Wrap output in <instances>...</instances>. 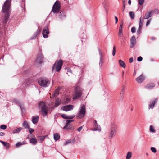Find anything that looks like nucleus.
<instances>
[{"mask_svg":"<svg viewBox=\"0 0 159 159\" xmlns=\"http://www.w3.org/2000/svg\"><path fill=\"white\" fill-rule=\"evenodd\" d=\"M151 20V19H150L147 21L146 24V26H147L150 23Z\"/></svg>","mask_w":159,"mask_h":159,"instance_id":"54","label":"nucleus"},{"mask_svg":"<svg viewBox=\"0 0 159 159\" xmlns=\"http://www.w3.org/2000/svg\"><path fill=\"white\" fill-rule=\"evenodd\" d=\"M66 100H67V102H66L68 103L69 102L70 100V99L69 98H67L66 99Z\"/></svg>","mask_w":159,"mask_h":159,"instance_id":"62","label":"nucleus"},{"mask_svg":"<svg viewBox=\"0 0 159 159\" xmlns=\"http://www.w3.org/2000/svg\"><path fill=\"white\" fill-rule=\"evenodd\" d=\"M39 31L38 30L36 31L34 34L33 36L31 37V39H33L35 38L37 36V35L39 34Z\"/></svg>","mask_w":159,"mask_h":159,"instance_id":"34","label":"nucleus"},{"mask_svg":"<svg viewBox=\"0 0 159 159\" xmlns=\"http://www.w3.org/2000/svg\"><path fill=\"white\" fill-rule=\"evenodd\" d=\"M31 81H32L30 80H27L25 81V83L27 84V85H29L31 84Z\"/></svg>","mask_w":159,"mask_h":159,"instance_id":"38","label":"nucleus"},{"mask_svg":"<svg viewBox=\"0 0 159 159\" xmlns=\"http://www.w3.org/2000/svg\"><path fill=\"white\" fill-rule=\"evenodd\" d=\"M74 66V68L77 69V68H78V69H79L80 70H81L84 68V66L83 65H82L81 66L75 65Z\"/></svg>","mask_w":159,"mask_h":159,"instance_id":"31","label":"nucleus"},{"mask_svg":"<svg viewBox=\"0 0 159 159\" xmlns=\"http://www.w3.org/2000/svg\"><path fill=\"white\" fill-rule=\"evenodd\" d=\"M39 108L41 109V112L43 116L47 115V107L45 102H41L39 103Z\"/></svg>","mask_w":159,"mask_h":159,"instance_id":"4","label":"nucleus"},{"mask_svg":"<svg viewBox=\"0 0 159 159\" xmlns=\"http://www.w3.org/2000/svg\"><path fill=\"white\" fill-rule=\"evenodd\" d=\"M103 5L104 8L106 10H107V7L108 6L109 4L106 1H104L103 3Z\"/></svg>","mask_w":159,"mask_h":159,"instance_id":"32","label":"nucleus"},{"mask_svg":"<svg viewBox=\"0 0 159 159\" xmlns=\"http://www.w3.org/2000/svg\"><path fill=\"white\" fill-rule=\"evenodd\" d=\"M2 25L0 24V37H1L2 34Z\"/></svg>","mask_w":159,"mask_h":159,"instance_id":"43","label":"nucleus"},{"mask_svg":"<svg viewBox=\"0 0 159 159\" xmlns=\"http://www.w3.org/2000/svg\"><path fill=\"white\" fill-rule=\"evenodd\" d=\"M153 11H150L147 12L145 15L144 18L148 19L150 17L152 16V15Z\"/></svg>","mask_w":159,"mask_h":159,"instance_id":"16","label":"nucleus"},{"mask_svg":"<svg viewBox=\"0 0 159 159\" xmlns=\"http://www.w3.org/2000/svg\"><path fill=\"white\" fill-rule=\"evenodd\" d=\"M131 31L132 33H134L136 31V28L135 27H133L131 28Z\"/></svg>","mask_w":159,"mask_h":159,"instance_id":"52","label":"nucleus"},{"mask_svg":"<svg viewBox=\"0 0 159 159\" xmlns=\"http://www.w3.org/2000/svg\"><path fill=\"white\" fill-rule=\"evenodd\" d=\"M44 139L45 137L44 136H39V140L40 142H42L44 140Z\"/></svg>","mask_w":159,"mask_h":159,"instance_id":"36","label":"nucleus"},{"mask_svg":"<svg viewBox=\"0 0 159 159\" xmlns=\"http://www.w3.org/2000/svg\"><path fill=\"white\" fill-rule=\"evenodd\" d=\"M61 103V100L60 99L57 98L55 101V105L53 107V109H54V107H56L59 106Z\"/></svg>","mask_w":159,"mask_h":159,"instance_id":"21","label":"nucleus"},{"mask_svg":"<svg viewBox=\"0 0 159 159\" xmlns=\"http://www.w3.org/2000/svg\"><path fill=\"white\" fill-rule=\"evenodd\" d=\"M38 84L41 86L47 87L49 85L50 82L46 78H40L38 80Z\"/></svg>","mask_w":159,"mask_h":159,"instance_id":"5","label":"nucleus"},{"mask_svg":"<svg viewBox=\"0 0 159 159\" xmlns=\"http://www.w3.org/2000/svg\"><path fill=\"white\" fill-rule=\"evenodd\" d=\"M144 75L143 74H141L139 76L137 77L135 80L138 83L140 84L144 81Z\"/></svg>","mask_w":159,"mask_h":159,"instance_id":"13","label":"nucleus"},{"mask_svg":"<svg viewBox=\"0 0 159 159\" xmlns=\"http://www.w3.org/2000/svg\"><path fill=\"white\" fill-rule=\"evenodd\" d=\"M94 130L98 131H101V128L99 125L97 123V121L96 120L94 121Z\"/></svg>","mask_w":159,"mask_h":159,"instance_id":"15","label":"nucleus"},{"mask_svg":"<svg viewBox=\"0 0 159 159\" xmlns=\"http://www.w3.org/2000/svg\"><path fill=\"white\" fill-rule=\"evenodd\" d=\"M49 33V30L47 26L45 27L43 30L42 32L43 36L44 38H47L48 37Z\"/></svg>","mask_w":159,"mask_h":159,"instance_id":"10","label":"nucleus"},{"mask_svg":"<svg viewBox=\"0 0 159 159\" xmlns=\"http://www.w3.org/2000/svg\"><path fill=\"white\" fill-rule=\"evenodd\" d=\"M154 13L156 14H159V10L157 9H155L153 11Z\"/></svg>","mask_w":159,"mask_h":159,"instance_id":"51","label":"nucleus"},{"mask_svg":"<svg viewBox=\"0 0 159 159\" xmlns=\"http://www.w3.org/2000/svg\"><path fill=\"white\" fill-rule=\"evenodd\" d=\"M61 116L64 119H68V115L64 114H62Z\"/></svg>","mask_w":159,"mask_h":159,"instance_id":"45","label":"nucleus"},{"mask_svg":"<svg viewBox=\"0 0 159 159\" xmlns=\"http://www.w3.org/2000/svg\"><path fill=\"white\" fill-rule=\"evenodd\" d=\"M83 89L79 86H77L75 88L73 94V99L75 100L81 97L82 94Z\"/></svg>","mask_w":159,"mask_h":159,"instance_id":"3","label":"nucleus"},{"mask_svg":"<svg viewBox=\"0 0 159 159\" xmlns=\"http://www.w3.org/2000/svg\"><path fill=\"white\" fill-rule=\"evenodd\" d=\"M23 128L22 127H19L17 129H14L12 131L13 134H16L20 132L22 129Z\"/></svg>","mask_w":159,"mask_h":159,"instance_id":"22","label":"nucleus"},{"mask_svg":"<svg viewBox=\"0 0 159 159\" xmlns=\"http://www.w3.org/2000/svg\"><path fill=\"white\" fill-rule=\"evenodd\" d=\"M73 106L71 105H68L62 107V109L66 111H69L73 109Z\"/></svg>","mask_w":159,"mask_h":159,"instance_id":"9","label":"nucleus"},{"mask_svg":"<svg viewBox=\"0 0 159 159\" xmlns=\"http://www.w3.org/2000/svg\"><path fill=\"white\" fill-rule=\"evenodd\" d=\"M117 133L116 130L110 129L108 138L109 139H111L114 137L116 134Z\"/></svg>","mask_w":159,"mask_h":159,"instance_id":"11","label":"nucleus"},{"mask_svg":"<svg viewBox=\"0 0 159 159\" xmlns=\"http://www.w3.org/2000/svg\"><path fill=\"white\" fill-rule=\"evenodd\" d=\"M54 139L55 140H58L60 138V136L59 134L58 133H55L54 134Z\"/></svg>","mask_w":159,"mask_h":159,"instance_id":"29","label":"nucleus"},{"mask_svg":"<svg viewBox=\"0 0 159 159\" xmlns=\"http://www.w3.org/2000/svg\"><path fill=\"white\" fill-rule=\"evenodd\" d=\"M136 43L135 37L132 36L130 39V47L131 48H133L135 45Z\"/></svg>","mask_w":159,"mask_h":159,"instance_id":"14","label":"nucleus"},{"mask_svg":"<svg viewBox=\"0 0 159 159\" xmlns=\"http://www.w3.org/2000/svg\"><path fill=\"white\" fill-rule=\"evenodd\" d=\"M98 49L100 56V61L99 64L100 66H101L102 65L103 61V55L102 51L99 48H98Z\"/></svg>","mask_w":159,"mask_h":159,"instance_id":"8","label":"nucleus"},{"mask_svg":"<svg viewBox=\"0 0 159 159\" xmlns=\"http://www.w3.org/2000/svg\"><path fill=\"white\" fill-rule=\"evenodd\" d=\"M62 61L61 60H59L58 61L56 62L52 68L53 71L54 68H56V70L57 72H59L61 70L62 66Z\"/></svg>","mask_w":159,"mask_h":159,"instance_id":"7","label":"nucleus"},{"mask_svg":"<svg viewBox=\"0 0 159 159\" xmlns=\"http://www.w3.org/2000/svg\"><path fill=\"white\" fill-rule=\"evenodd\" d=\"M60 8V3L59 1H57L53 5L52 11L54 13H58Z\"/></svg>","mask_w":159,"mask_h":159,"instance_id":"6","label":"nucleus"},{"mask_svg":"<svg viewBox=\"0 0 159 159\" xmlns=\"http://www.w3.org/2000/svg\"><path fill=\"white\" fill-rule=\"evenodd\" d=\"M129 62L130 63H132L133 61V59L132 57L130 58L129 59Z\"/></svg>","mask_w":159,"mask_h":159,"instance_id":"59","label":"nucleus"},{"mask_svg":"<svg viewBox=\"0 0 159 159\" xmlns=\"http://www.w3.org/2000/svg\"><path fill=\"white\" fill-rule=\"evenodd\" d=\"M142 29V27H139L138 30H137V33L138 34H140L141 32V30Z\"/></svg>","mask_w":159,"mask_h":159,"instance_id":"39","label":"nucleus"},{"mask_svg":"<svg viewBox=\"0 0 159 159\" xmlns=\"http://www.w3.org/2000/svg\"><path fill=\"white\" fill-rule=\"evenodd\" d=\"M75 115H70V116H68V119H72L74 117H75Z\"/></svg>","mask_w":159,"mask_h":159,"instance_id":"50","label":"nucleus"},{"mask_svg":"<svg viewBox=\"0 0 159 159\" xmlns=\"http://www.w3.org/2000/svg\"><path fill=\"white\" fill-rule=\"evenodd\" d=\"M119 62L120 66L123 68L125 67L126 65L124 62L121 60H119Z\"/></svg>","mask_w":159,"mask_h":159,"instance_id":"25","label":"nucleus"},{"mask_svg":"<svg viewBox=\"0 0 159 159\" xmlns=\"http://www.w3.org/2000/svg\"><path fill=\"white\" fill-rule=\"evenodd\" d=\"M5 135V133L2 132H1L0 133V136H4Z\"/></svg>","mask_w":159,"mask_h":159,"instance_id":"61","label":"nucleus"},{"mask_svg":"<svg viewBox=\"0 0 159 159\" xmlns=\"http://www.w3.org/2000/svg\"><path fill=\"white\" fill-rule=\"evenodd\" d=\"M26 143V142L25 141H23L22 143L21 142H19L16 144V148H18L20 146L25 144Z\"/></svg>","mask_w":159,"mask_h":159,"instance_id":"26","label":"nucleus"},{"mask_svg":"<svg viewBox=\"0 0 159 159\" xmlns=\"http://www.w3.org/2000/svg\"><path fill=\"white\" fill-rule=\"evenodd\" d=\"M58 94L59 93L58 90H56L54 92L53 94V96L54 97H56Z\"/></svg>","mask_w":159,"mask_h":159,"instance_id":"41","label":"nucleus"},{"mask_svg":"<svg viewBox=\"0 0 159 159\" xmlns=\"http://www.w3.org/2000/svg\"><path fill=\"white\" fill-rule=\"evenodd\" d=\"M151 150L153 152L156 153L157 152L156 149L155 148L153 147H152L151 148Z\"/></svg>","mask_w":159,"mask_h":159,"instance_id":"47","label":"nucleus"},{"mask_svg":"<svg viewBox=\"0 0 159 159\" xmlns=\"http://www.w3.org/2000/svg\"><path fill=\"white\" fill-rule=\"evenodd\" d=\"M125 92V88L124 86H123L122 87V88L121 89L120 93V97L121 98V99H123L124 95V93Z\"/></svg>","mask_w":159,"mask_h":159,"instance_id":"24","label":"nucleus"},{"mask_svg":"<svg viewBox=\"0 0 159 159\" xmlns=\"http://www.w3.org/2000/svg\"><path fill=\"white\" fill-rule=\"evenodd\" d=\"M86 113V106L84 104H81L79 109L77 117L79 119L83 118Z\"/></svg>","mask_w":159,"mask_h":159,"instance_id":"2","label":"nucleus"},{"mask_svg":"<svg viewBox=\"0 0 159 159\" xmlns=\"http://www.w3.org/2000/svg\"><path fill=\"white\" fill-rule=\"evenodd\" d=\"M144 21L143 18L142 16L140 18V21L139 24V27H142L143 23Z\"/></svg>","mask_w":159,"mask_h":159,"instance_id":"27","label":"nucleus"},{"mask_svg":"<svg viewBox=\"0 0 159 159\" xmlns=\"http://www.w3.org/2000/svg\"><path fill=\"white\" fill-rule=\"evenodd\" d=\"M132 156V153L131 152H128L127 154L126 159H130Z\"/></svg>","mask_w":159,"mask_h":159,"instance_id":"35","label":"nucleus"},{"mask_svg":"<svg viewBox=\"0 0 159 159\" xmlns=\"http://www.w3.org/2000/svg\"><path fill=\"white\" fill-rule=\"evenodd\" d=\"M82 126H80V127H79L78 129H77V130L79 131V132H80V131L82 129Z\"/></svg>","mask_w":159,"mask_h":159,"instance_id":"58","label":"nucleus"},{"mask_svg":"<svg viewBox=\"0 0 159 159\" xmlns=\"http://www.w3.org/2000/svg\"><path fill=\"white\" fill-rule=\"evenodd\" d=\"M117 125L115 122H112L110 126V129L117 130Z\"/></svg>","mask_w":159,"mask_h":159,"instance_id":"17","label":"nucleus"},{"mask_svg":"<svg viewBox=\"0 0 159 159\" xmlns=\"http://www.w3.org/2000/svg\"><path fill=\"white\" fill-rule=\"evenodd\" d=\"M115 20H116L115 23L116 24L118 22V19L117 17L116 16H115Z\"/></svg>","mask_w":159,"mask_h":159,"instance_id":"60","label":"nucleus"},{"mask_svg":"<svg viewBox=\"0 0 159 159\" xmlns=\"http://www.w3.org/2000/svg\"><path fill=\"white\" fill-rule=\"evenodd\" d=\"M115 53H116V47L115 46H114L113 48V50H112V55L113 56H114L115 55Z\"/></svg>","mask_w":159,"mask_h":159,"instance_id":"46","label":"nucleus"},{"mask_svg":"<svg viewBox=\"0 0 159 159\" xmlns=\"http://www.w3.org/2000/svg\"><path fill=\"white\" fill-rule=\"evenodd\" d=\"M30 141V143L33 144H35L37 143L36 139L34 138L31 139Z\"/></svg>","mask_w":159,"mask_h":159,"instance_id":"33","label":"nucleus"},{"mask_svg":"<svg viewBox=\"0 0 159 159\" xmlns=\"http://www.w3.org/2000/svg\"><path fill=\"white\" fill-rule=\"evenodd\" d=\"M11 0H6L3 5L2 11L5 13L4 23H6L8 20L10 16V9Z\"/></svg>","mask_w":159,"mask_h":159,"instance_id":"1","label":"nucleus"},{"mask_svg":"<svg viewBox=\"0 0 159 159\" xmlns=\"http://www.w3.org/2000/svg\"><path fill=\"white\" fill-rule=\"evenodd\" d=\"M122 25L123 24L120 25V26L119 31H122Z\"/></svg>","mask_w":159,"mask_h":159,"instance_id":"55","label":"nucleus"},{"mask_svg":"<svg viewBox=\"0 0 159 159\" xmlns=\"http://www.w3.org/2000/svg\"><path fill=\"white\" fill-rule=\"evenodd\" d=\"M0 142L4 146H5L6 145V142L2 141H0Z\"/></svg>","mask_w":159,"mask_h":159,"instance_id":"56","label":"nucleus"},{"mask_svg":"<svg viewBox=\"0 0 159 159\" xmlns=\"http://www.w3.org/2000/svg\"><path fill=\"white\" fill-rule=\"evenodd\" d=\"M143 58L142 57L140 56L138 57L137 60L139 61H141L142 60Z\"/></svg>","mask_w":159,"mask_h":159,"instance_id":"53","label":"nucleus"},{"mask_svg":"<svg viewBox=\"0 0 159 159\" xmlns=\"http://www.w3.org/2000/svg\"><path fill=\"white\" fill-rule=\"evenodd\" d=\"M128 3L129 5H130L131 4V0H129Z\"/></svg>","mask_w":159,"mask_h":159,"instance_id":"63","label":"nucleus"},{"mask_svg":"<svg viewBox=\"0 0 159 159\" xmlns=\"http://www.w3.org/2000/svg\"><path fill=\"white\" fill-rule=\"evenodd\" d=\"M22 125H23V126L25 129H26V128L28 129V128L29 127H30L27 122L25 121H24V122H23V124H22Z\"/></svg>","mask_w":159,"mask_h":159,"instance_id":"28","label":"nucleus"},{"mask_svg":"<svg viewBox=\"0 0 159 159\" xmlns=\"http://www.w3.org/2000/svg\"><path fill=\"white\" fill-rule=\"evenodd\" d=\"M39 120V116H34L32 118V122L34 124H36L37 123Z\"/></svg>","mask_w":159,"mask_h":159,"instance_id":"23","label":"nucleus"},{"mask_svg":"<svg viewBox=\"0 0 159 159\" xmlns=\"http://www.w3.org/2000/svg\"><path fill=\"white\" fill-rule=\"evenodd\" d=\"M123 34L122 33V31H119L118 35L120 37H121L122 36Z\"/></svg>","mask_w":159,"mask_h":159,"instance_id":"57","label":"nucleus"},{"mask_svg":"<svg viewBox=\"0 0 159 159\" xmlns=\"http://www.w3.org/2000/svg\"><path fill=\"white\" fill-rule=\"evenodd\" d=\"M13 102L14 103H15L16 104H18L21 109L23 108V104L19 102L18 100L15 99L13 100Z\"/></svg>","mask_w":159,"mask_h":159,"instance_id":"20","label":"nucleus"},{"mask_svg":"<svg viewBox=\"0 0 159 159\" xmlns=\"http://www.w3.org/2000/svg\"><path fill=\"white\" fill-rule=\"evenodd\" d=\"M71 143V140H68L66 141L64 143V145H66L69 143Z\"/></svg>","mask_w":159,"mask_h":159,"instance_id":"49","label":"nucleus"},{"mask_svg":"<svg viewBox=\"0 0 159 159\" xmlns=\"http://www.w3.org/2000/svg\"><path fill=\"white\" fill-rule=\"evenodd\" d=\"M157 101V98H156L154 99L153 101H152L150 102V104L149 105L148 108L150 109L151 108L152 109L155 104L156 102Z\"/></svg>","mask_w":159,"mask_h":159,"instance_id":"18","label":"nucleus"},{"mask_svg":"<svg viewBox=\"0 0 159 159\" xmlns=\"http://www.w3.org/2000/svg\"><path fill=\"white\" fill-rule=\"evenodd\" d=\"M28 129H29V133H30V134H32L34 130V129L32 128H30V127H29L28 128Z\"/></svg>","mask_w":159,"mask_h":159,"instance_id":"48","label":"nucleus"},{"mask_svg":"<svg viewBox=\"0 0 159 159\" xmlns=\"http://www.w3.org/2000/svg\"><path fill=\"white\" fill-rule=\"evenodd\" d=\"M43 55L40 54L37 56L36 60V62L38 63L41 64L43 61Z\"/></svg>","mask_w":159,"mask_h":159,"instance_id":"12","label":"nucleus"},{"mask_svg":"<svg viewBox=\"0 0 159 159\" xmlns=\"http://www.w3.org/2000/svg\"><path fill=\"white\" fill-rule=\"evenodd\" d=\"M7 128V126L5 125H2L0 126V128L2 129H5Z\"/></svg>","mask_w":159,"mask_h":159,"instance_id":"44","label":"nucleus"},{"mask_svg":"<svg viewBox=\"0 0 159 159\" xmlns=\"http://www.w3.org/2000/svg\"><path fill=\"white\" fill-rule=\"evenodd\" d=\"M144 2V0H138V3L140 5H143Z\"/></svg>","mask_w":159,"mask_h":159,"instance_id":"42","label":"nucleus"},{"mask_svg":"<svg viewBox=\"0 0 159 159\" xmlns=\"http://www.w3.org/2000/svg\"><path fill=\"white\" fill-rule=\"evenodd\" d=\"M155 87V85L154 83H151L148 84L147 86V87L148 89H151Z\"/></svg>","mask_w":159,"mask_h":159,"instance_id":"30","label":"nucleus"},{"mask_svg":"<svg viewBox=\"0 0 159 159\" xmlns=\"http://www.w3.org/2000/svg\"><path fill=\"white\" fill-rule=\"evenodd\" d=\"M129 15L132 19H134V12L131 11L129 12Z\"/></svg>","mask_w":159,"mask_h":159,"instance_id":"37","label":"nucleus"},{"mask_svg":"<svg viewBox=\"0 0 159 159\" xmlns=\"http://www.w3.org/2000/svg\"><path fill=\"white\" fill-rule=\"evenodd\" d=\"M150 131L152 133H154L155 132V130L152 125H151L150 127Z\"/></svg>","mask_w":159,"mask_h":159,"instance_id":"40","label":"nucleus"},{"mask_svg":"<svg viewBox=\"0 0 159 159\" xmlns=\"http://www.w3.org/2000/svg\"><path fill=\"white\" fill-rule=\"evenodd\" d=\"M136 72L134 70V74H133L134 76H135L136 75Z\"/></svg>","mask_w":159,"mask_h":159,"instance_id":"64","label":"nucleus"},{"mask_svg":"<svg viewBox=\"0 0 159 159\" xmlns=\"http://www.w3.org/2000/svg\"><path fill=\"white\" fill-rule=\"evenodd\" d=\"M73 120H66L67 123L66 124V125L63 127V129H64L67 130L69 129L68 127L69 125V124L72 122L73 121Z\"/></svg>","mask_w":159,"mask_h":159,"instance_id":"19","label":"nucleus"}]
</instances>
